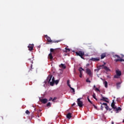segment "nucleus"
<instances>
[{"label":"nucleus","instance_id":"51","mask_svg":"<svg viewBox=\"0 0 124 124\" xmlns=\"http://www.w3.org/2000/svg\"><path fill=\"white\" fill-rule=\"evenodd\" d=\"M39 112H41V110H39Z\"/></svg>","mask_w":124,"mask_h":124},{"label":"nucleus","instance_id":"8","mask_svg":"<svg viewBox=\"0 0 124 124\" xmlns=\"http://www.w3.org/2000/svg\"><path fill=\"white\" fill-rule=\"evenodd\" d=\"M53 77V76L51 75H49L48 77L46 78V82H48V83H50L51 81V80H52V78Z\"/></svg>","mask_w":124,"mask_h":124},{"label":"nucleus","instance_id":"24","mask_svg":"<svg viewBox=\"0 0 124 124\" xmlns=\"http://www.w3.org/2000/svg\"><path fill=\"white\" fill-rule=\"evenodd\" d=\"M104 69H105L106 71H110V69H109V68H108L106 66H105V67H104Z\"/></svg>","mask_w":124,"mask_h":124},{"label":"nucleus","instance_id":"20","mask_svg":"<svg viewBox=\"0 0 124 124\" xmlns=\"http://www.w3.org/2000/svg\"><path fill=\"white\" fill-rule=\"evenodd\" d=\"M115 109L116 113H119V111H122V108L120 107H118V108H116Z\"/></svg>","mask_w":124,"mask_h":124},{"label":"nucleus","instance_id":"5","mask_svg":"<svg viewBox=\"0 0 124 124\" xmlns=\"http://www.w3.org/2000/svg\"><path fill=\"white\" fill-rule=\"evenodd\" d=\"M116 57L118 59L114 60V62H124V59H122L120 56L118 55H114V58H115Z\"/></svg>","mask_w":124,"mask_h":124},{"label":"nucleus","instance_id":"26","mask_svg":"<svg viewBox=\"0 0 124 124\" xmlns=\"http://www.w3.org/2000/svg\"><path fill=\"white\" fill-rule=\"evenodd\" d=\"M93 97L95 99V100H97V99L96 98V97H95V93H93Z\"/></svg>","mask_w":124,"mask_h":124},{"label":"nucleus","instance_id":"7","mask_svg":"<svg viewBox=\"0 0 124 124\" xmlns=\"http://www.w3.org/2000/svg\"><path fill=\"white\" fill-rule=\"evenodd\" d=\"M90 61H92L93 62H99V61H100V58L99 57L91 58Z\"/></svg>","mask_w":124,"mask_h":124},{"label":"nucleus","instance_id":"23","mask_svg":"<svg viewBox=\"0 0 124 124\" xmlns=\"http://www.w3.org/2000/svg\"><path fill=\"white\" fill-rule=\"evenodd\" d=\"M70 51V49L69 48H67V47L65 48V50H64V52L65 53H67V52H69Z\"/></svg>","mask_w":124,"mask_h":124},{"label":"nucleus","instance_id":"10","mask_svg":"<svg viewBox=\"0 0 124 124\" xmlns=\"http://www.w3.org/2000/svg\"><path fill=\"white\" fill-rule=\"evenodd\" d=\"M86 73L89 75L91 77L93 76V74H92V71H91V69H86Z\"/></svg>","mask_w":124,"mask_h":124},{"label":"nucleus","instance_id":"22","mask_svg":"<svg viewBox=\"0 0 124 124\" xmlns=\"http://www.w3.org/2000/svg\"><path fill=\"white\" fill-rule=\"evenodd\" d=\"M104 85H105V88H108V82L107 81H105L104 82Z\"/></svg>","mask_w":124,"mask_h":124},{"label":"nucleus","instance_id":"16","mask_svg":"<svg viewBox=\"0 0 124 124\" xmlns=\"http://www.w3.org/2000/svg\"><path fill=\"white\" fill-rule=\"evenodd\" d=\"M111 106L113 109H117V107L115 106V103H114V100H113V102L111 104Z\"/></svg>","mask_w":124,"mask_h":124},{"label":"nucleus","instance_id":"46","mask_svg":"<svg viewBox=\"0 0 124 124\" xmlns=\"http://www.w3.org/2000/svg\"><path fill=\"white\" fill-rule=\"evenodd\" d=\"M106 64V63L104 62V64L103 65H105Z\"/></svg>","mask_w":124,"mask_h":124},{"label":"nucleus","instance_id":"31","mask_svg":"<svg viewBox=\"0 0 124 124\" xmlns=\"http://www.w3.org/2000/svg\"><path fill=\"white\" fill-rule=\"evenodd\" d=\"M86 82H87V83H91V80H90V79H89V78H87V79H86Z\"/></svg>","mask_w":124,"mask_h":124},{"label":"nucleus","instance_id":"47","mask_svg":"<svg viewBox=\"0 0 124 124\" xmlns=\"http://www.w3.org/2000/svg\"><path fill=\"white\" fill-rule=\"evenodd\" d=\"M93 88H95V85H94V86H93Z\"/></svg>","mask_w":124,"mask_h":124},{"label":"nucleus","instance_id":"37","mask_svg":"<svg viewBox=\"0 0 124 124\" xmlns=\"http://www.w3.org/2000/svg\"><path fill=\"white\" fill-rule=\"evenodd\" d=\"M55 83H56V84H58V83H59V80H56V81H55Z\"/></svg>","mask_w":124,"mask_h":124},{"label":"nucleus","instance_id":"4","mask_svg":"<svg viewBox=\"0 0 124 124\" xmlns=\"http://www.w3.org/2000/svg\"><path fill=\"white\" fill-rule=\"evenodd\" d=\"M116 75H114V78L118 79L122 75V72L119 70L116 71Z\"/></svg>","mask_w":124,"mask_h":124},{"label":"nucleus","instance_id":"44","mask_svg":"<svg viewBox=\"0 0 124 124\" xmlns=\"http://www.w3.org/2000/svg\"><path fill=\"white\" fill-rule=\"evenodd\" d=\"M87 66H89V65H90V64L89 63H88V64H87Z\"/></svg>","mask_w":124,"mask_h":124},{"label":"nucleus","instance_id":"41","mask_svg":"<svg viewBox=\"0 0 124 124\" xmlns=\"http://www.w3.org/2000/svg\"><path fill=\"white\" fill-rule=\"evenodd\" d=\"M93 107H94V108H95V109H97V107H96V106H95V105H93Z\"/></svg>","mask_w":124,"mask_h":124},{"label":"nucleus","instance_id":"9","mask_svg":"<svg viewBox=\"0 0 124 124\" xmlns=\"http://www.w3.org/2000/svg\"><path fill=\"white\" fill-rule=\"evenodd\" d=\"M40 101H41L43 104H46V103L48 102V99L46 98L40 99Z\"/></svg>","mask_w":124,"mask_h":124},{"label":"nucleus","instance_id":"12","mask_svg":"<svg viewBox=\"0 0 124 124\" xmlns=\"http://www.w3.org/2000/svg\"><path fill=\"white\" fill-rule=\"evenodd\" d=\"M78 70L80 72L79 77L82 78V71H84V69L82 68V67H80Z\"/></svg>","mask_w":124,"mask_h":124},{"label":"nucleus","instance_id":"11","mask_svg":"<svg viewBox=\"0 0 124 124\" xmlns=\"http://www.w3.org/2000/svg\"><path fill=\"white\" fill-rule=\"evenodd\" d=\"M28 47L29 51H32L33 50V45L30 44Z\"/></svg>","mask_w":124,"mask_h":124},{"label":"nucleus","instance_id":"35","mask_svg":"<svg viewBox=\"0 0 124 124\" xmlns=\"http://www.w3.org/2000/svg\"><path fill=\"white\" fill-rule=\"evenodd\" d=\"M71 89L72 90L73 93H75V89H74V88H71Z\"/></svg>","mask_w":124,"mask_h":124},{"label":"nucleus","instance_id":"48","mask_svg":"<svg viewBox=\"0 0 124 124\" xmlns=\"http://www.w3.org/2000/svg\"><path fill=\"white\" fill-rule=\"evenodd\" d=\"M111 124H114V122H112Z\"/></svg>","mask_w":124,"mask_h":124},{"label":"nucleus","instance_id":"32","mask_svg":"<svg viewBox=\"0 0 124 124\" xmlns=\"http://www.w3.org/2000/svg\"><path fill=\"white\" fill-rule=\"evenodd\" d=\"M46 106L48 107L49 106H51V103L48 102L47 104H46Z\"/></svg>","mask_w":124,"mask_h":124},{"label":"nucleus","instance_id":"2","mask_svg":"<svg viewBox=\"0 0 124 124\" xmlns=\"http://www.w3.org/2000/svg\"><path fill=\"white\" fill-rule=\"evenodd\" d=\"M45 37L46 38V40L47 41V44H49V43H58V42H61V41H62V40H51V38L48 36V35H45Z\"/></svg>","mask_w":124,"mask_h":124},{"label":"nucleus","instance_id":"39","mask_svg":"<svg viewBox=\"0 0 124 124\" xmlns=\"http://www.w3.org/2000/svg\"><path fill=\"white\" fill-rule=\"evenodd\" d=\"M67 84L68 85L70 84H69V80H67Z\"/></svg>","mask_w":124,"mask_h":124},{"label":"nucleus","instance_id":"49","mask_svg":"<svg viewBox=\"0 0 124 124\" xmlns=\"http://www.w3.org/2000/svg\"><path fill=\"white\" fill-rule=\"evenodd\" d=\"M31 67H32V65H31Z\"/></svg>","mask_w":124,"mask_h":124},{"label":"nucleus","instance_id":"34","mask_svg":"<svg viewBox=\"0 0 124 124\" xmlns=\"http://www.w3.org/2000/svg\"><path fill=\"white\" fill-rule=\"evenodd\" d=\"M95 91H96V92H100L99 89L97 88H95Z\"/></svg>","mask_w":124,"mask_h":124},{"label":"nucleus","instance_id":"45","mask_svg":"<svg viewBox=\"0 0 124 124\" xmlns=\"http://www.w3.org/2000/svg\"><path fill=\"white\" fill-rule=\"evenodd\" d=\"M2 120H3V116H1Z\"/></svg>","mask_w":124,"mask_h":124},{"label":"nucleus","instance_id":"30","mask_svg":"<svg viewBox=\"0 0 124 124\" xmlns=\"http://www.w3.org/2000/svg\"><path fill=\"white\" fill-rule=\"evenodd\" d=\"M26 114H27V115H30V111H29V110H27L26 111Z\"/></svg>","mask_w":124,"mask_h":124},{"label":"nucleus","instance_id":"3","mask_svg":"<svg viewBox=\"0 0 124 124\" xmlns=\"http://www.w3.org/2000/svg\"><path fill=\"white\" fill-rule=\"evenodd\" d=\"M77 56H79L81 59L84 60L83 56H85V52L83 51H79L76 52Z\"/></svg>","mask_w":124,"mask_h":124},{"label":"nucleus","instance_id":"19","mask_svg":"<svg viewBox=\"0 0 124 124\" xmlns=\"http://www.w3.org/2000/svg\"><path fill=\"white\" fill-rule=\"evenodd\" d=\"M106 57V53H102L101 55V59L102 60L103 59L105 58Z\"/></svg>","mask_w":124,"mask_h":124},{"label":"nucleus","instance_id":"18","mask_svg":"<svg viewBox=\"0 0 124 124\" xmlns=\"http://www.w3.org/2000/svg\"><path fill=\"white\" fill-rule=\"evenodd\" d=\"M66 117L67 119H71V118H72V116H71V113H68L66 115Z\"/></svg>","mask_w":124,"mask_h":124},{"label":"nucleus","instance_id":"36","mask_svg":"<svg viewBox=\"0 0 124 124\" xmlns=\"http://www.w3.org/2000/svg\"><path fill=\"white\" fill-rule=\"evenodd\" d=\"M48 100L49 101H51V100L53 101V97H50Z\"/></svg>","mask_w":124,"mask_h":124},{"label":"nucleus","instance_id":"27","mask_svg":"<svg viewBox=\"0 0 124 124\" xmlns=\"http://www.w3.org/2000/svg\"><path fill=\"white\" fill-rule=\"evenodd\" d=\"M100 104H101V105H105V106H107V103H100Z\"/></svg>","mask_w":124,"mask_h":124},{"label":"nucleus","instance_id":"15","mask_svg":"<svg viewBox=\"0 0 124 124\" xmlns=\"http://www.w3.org/2000/svg\"><path fill=\"white\" fill-rule=\"evenodd\" d=\"M108 98L103 97L102 99H100V100H102L103 101H105V102H107L108 103H109V101L107 100Z\"/></svg>","mask_w":124,"mask_h":124},{"label":"nucleus","instance_id":"50","mask_svg":"<svg viewBox=\"0 0 124 124\" xmlns=\"http://www.w3.org/2000/svg\"><path fill=\"white\" fill-rule=\"evenodd\" d=\"M123 123H124V119L123 120Z\"/></svg>","mask_w":124,"mask_h":124},{"label":"nucleus","instance_id":"1","mask_svg":"<svg viewBox=\"0 0 124 124\" xmlns=\"http://www.w3.org/2000/svg\"><path fill=\"white\" fill-rule=\"evenodd\" d=\"M50 53L48 54V58L50 60V61H52L53 58V55H56V54L59 53V49L50 48Z\"/></svg>","mask_w":124,"mask_h":124},{"label":"nucleus","instance_id":"40","mask_svg":"<svg viewBox=\"0 0 124 124\" xmlns=\"http://www.w3.org/2000/svg\"><path fill=\"white\" fill-rule=\"evenodd\" d=\"M76 104L75 103H74L72 105V107H73V106H75V105H76Z\"/></svg>","mask_w":124,"mask_h":124},{"label":"nucleus","instance_id":"25","mask_svg":"<svg viewBox=\"0 0 124 124\" xmlns=\"http://www.w3.org/2000/svg\"><path fill=\"white\" fill-rule=\"evenodd\" d=\"M29 61H30V62H31V63H33V62L32 61H33V58H32L31 59H29Z\"/></svg>","mask_w":124,"mask_h":124},{"label":"nucleus","instance_id":"43","mask_svg":"<svg viewBox=\"0 0 124 124\" xmlns=\"http://www.w3.org/2000/svg\"><path fill=\"white\" fill-rule=\"evenodd\" d=\"M108 110H109V111H111V110H112V108H108Z\"/></svg>","mask_w":124,"mask_h":124},{"label":"nucleus","instance_id":"28","mask_svg":"<svg viewBox=\"0 0 124 124\" xmlns=\"http://www.w3.org/2000/svg\"><path fill=\"white\" fill-rule=\"evenodd\" d=\"M87 99H88V101H89V102H90V103H91V104H93V102H92L91 101V100H90V98H89V96H88Z\"/></svg>","mask_w":124,"mask_h":124},{"label":"nucleus","instance_id":"38","mask_svg":"<svg viewBox=\"0 0 124 124\" xmlns=\"http://www.w3.org/2000/svg\"><path fill=\"white\" fill-rule=\"evenodd\" d=\"M104 108L103 107V106H102V105L101 106V109L102 110H103V108Z\"/></svg>","mask_w":124,"mask_h":124},{"label":"nucleus","instance_id":"29","mask_svg":"<svg viewBox=\"0 0 124 124\" xmlns=\"http://www.w3.org/2000/svg\"><path fill=\"white\" fill-rule=\"evenodd\" d=\"M57 99H58V98L57 97H54V98L52 99V101L54 102V101H55V100H57Z\"/></svg>","mask_w":124,"mask_h":124},{"label":"nucleus","instance_id":"14","mask_svg":"<svg viewBox=\"0 0 124 124\" xmlns=\"http://www.w3.org/2000/svg\"><path fill=\"white\" fill-rule=\"evenodd\" d=\"M105 66L104 65H100L99 66H98L97 68L98 69V70H100V69H102L103 68H104V67Z\"/></svg>","mask_w":124,"mask_h":124},{"label":"nucleus","instance_id":"17","mask_svg":"<svg viewBox=\"0 0 124 124\" xmlns=\"http://www.w3.org/2000/svg\"><path fill=\"white\" fill-rule=\"evenodd\" d=\"M59 66L60 67H61V68H63V69H65V68H66V66L62 63Z\"/></svg>","mask_w":124,"mask_h":124},{"label":"nucleus","instance_id":"33","mask_svg":"<svg viewBox=\"0 0 124 124\" xmlns=\"http://www.w3.org/2000/svg\"><path fill=\"white\" fill-rule=\"evenodd\" d=\"M105 108H106V110H108V109H109V107H108V105H107V106H106Z\"/></svg>","mask_w":124,"mask_h":124},{"label":"nucleus","instance_id":"13","mask_svg":"<svg viewBox=\"0 0 124 124\" xmlns=\"http://www.w3.org/2000/svg\"><path fill=\"white\" fill-rule=\"evenodd\" d=\"M54 84H55V78L53 77L51 79V82H50V86H54Z\"/></svg>","mask_w":124,"mask_h":124},{"label":"nucleus","instance_id":"42","mask_svg":"<svg viewBox=\"0 0 124 124\" xmlns=\"http://www.w3.org/2000/svg\"><path fill=\"white\" fill-rule=\"evenodd\" d=\"M68 87H69V88H71H71H72V87H71V85H70V84H68Z\"/></svg>","mask_w":124,"mask_h":124},{"label":"nucleus","instance_id":"21","mask_svg":"<svg viewBox=\"0 0 124 124\" xmlns=\"http://www.w3.org/2000/svg\"><path fill=\"white\" fill-rule=\"evenodd\" d=\"M116 87L117 89H119L121 88V82H118L116 83Z\"/></svg>","mask_w":124,"mask_h":124},{"label":"nucleus","instance_id":"6","mask_svg":"<svg viewBox=\"0 0 124 124\" xmlns=\"http://www.w3.org/2000/svg\"><path fill=\"white\" fill-rule=\"evenodd\" d=\"M81 99H82V98H81L78 99L77 103H78V106H79V107H83V106H84V104H83V102H82V101H81Z\"/></svg>","mask_w":124,"mask_h":124}]
</instances>
